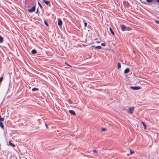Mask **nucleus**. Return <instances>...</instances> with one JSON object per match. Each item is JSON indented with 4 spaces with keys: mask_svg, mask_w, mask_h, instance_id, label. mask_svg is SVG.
<instances>
[{
    "mask_svg": "<svg viewBox=\"0 0 159 159\" xmlns=\"http://www.w3.org/2000/svg\"><path fill=\"white\" fill-rule=\"evenodd\" d=\"M0 126L2 129H3L4 125L1 122H0Z\"/></svg>",
    "mask_w": 159,
    "mask_h": 159,
    "instance_id": "obj_14",
    "label": "nucleus"
},
{
    "mask_svg": "<svg viewBox=\"0 0 159 159\" xmlns=\"http://www.w3.org/2000/svg\"><path fill=\"white\" fill-rule=\"evenodd\" d=\"M93 152L94 153H97V151L96 150H93Z\"/></svg>",
    "mask_w": 159,
    "mask_h": 159,
    "instance_id": "obj_25",
    "label": "nucleus"
},
{
    "mask_svg": "<svg viewBox=\"0 0 159 159\" xmlns=\"http://www.w3.org/2000/svg\"><path fill=\"white\" fill-rule=\"evenodd\" d=\"M57 20H58V25L59 26H61L62 25V22L61 20L60 19L58 18Z\"/></svg>",
    "mask_w": 159,
    "mask_h": 159,
    "instance_id": "obj_5",
    "label": "nucleus"
},
{
    "mask_svg": "<svg viewBox=\"0 0 159 159\" xmlns=\"http://www.w3.org/2000/svg\"><path fill=\"white\" fill-rule=\"evenodd\" d=\"M120 26L121 29V30L122 31H124L126 30V28L125 25H120Z\"/></svg>",
    "mask_w": 159,
    "mask_h": 159,
    "instance_id": "obj_4",
    "label": "nucleus"
},
{
    "mask_svg": "<svg viewBox=\"0 0 159 159\" xmlns=\"http://www.w3.org/2000/svg\"><path fill=\"white\" fill-rule=\"evenodd\" d=\"M109 30H110V31L111 33V34L113 35H115L114 33L113 32V30H112V29L111 27L110 28Z\"/></svg>",
    "mask_w": 159,
    "mask_h": 159,
    "instance_id": "obj_9",
    "label": "nucleus"
},
{
    "mask_svg": "<svg viewBox=\"0 0 159 159\" xmlns=\"http://www.w3.org/2000/svg\"><path fill=\"white\" fill-rule=\"evenodd\" d=\"M32 91H37L39 90V89L38 88H33L32 89Z\"/></svg>",
    "mask_w": 159,
    "mask_h": 159,
    "instance_id": "obj_13",
    "label": "nucleus"
},
{
    "mask_svg": "<svg viewBox=\"0 0 159 159\" xmlns=\"http://www.w3.org/2000/svg\"><path fill=\"white\" fill-rule=\"evenodd\" d=\"M131 29V28L129 27H127L126 28V30H129Z\"/></svg>",
    "mask_w": 159,
    "mask_h": 159,
    "instance_id": "obj_21",
    "label": "nucleus"
},
{
    "mask_svg": "<svg viewBox=\"0 0 159 159\" xmlns=\"http://www.w3.org/2000/svg\"><path fill=\"white\" fill-rule=\"evenodd\" d=\"M87 23L86 22H84V25L85 27H86L87 26Z\"/></svg>",
    "mask_w": 159,
    "mask_h": 159,
    "instance_id": "obj_24",
    "label": "nucleus"
},
{
    "mask_svg": "<svg viewBox=\"0 0 159 159\" xmlns=\"http://www.w3.org/2000/svg\"><path fill=\"white\" fill-rule=\"evenodd\" d=\"M44 24L47 26H48V24L47 22L46 21L44 20Z\"/></svg>",
    "mask_w": 159,
    "mask_h": 159,
    "instance_id": "obj_19",
    "label": "nucleus"
},
{
    "mask_svg": "<svg viewBox=\"0 0 159 159\" xmlns=\"http://www.w3.org/2000/svg\"><path fill=\"white\" fill-rule=\"evenodd\" d=\"M130 151L131 154H133L134 153V152L132 151L131 150H130Z\"/></svg>",
    "mask_w": 159,
    "mask_h": 159,
    "instance_id": "obj_27",
    "label": "nucleus"
},
{
    "mask_svg": "<svg viewBox=\"0 0 159 159\" xmlns=\"http://www.w3.org/2000/svg\"><path fill=\"white\" fill-rule=\"evenodd\" d=\"M156 1L158 3H159V0H156Z\"/></svg>",
    "mask_w": 159,
    "mask_h": 159,
    "instance_id": "obj_30",
    "label": "nucleus"
},
{
    "mask_svg": "<svg viewBox=\"0 0 159 159\" xmlns=\"http://www.w3.org/2000/svg\"><path fill=\"white\" fill-rule=\"evenodd\" d=\"M3 77H1L0 78V83L2 82V80H3Z\"/></svg>",
    "mask_w": 159,
    "mask_h": 159,
    "instance_id": "obj_22",
    "label": "nucleus"
},
{
    "mask_svg": "<svg viewBox=\"0 0 159 159\" xmlns=\"http://www.w3.org/2000/svg\"><path fill=\"white\" fill-rule=\"evenodd\" d=\"M35 6L31 8L28 10L29 12L30 13L33 12L35 11Z\"/></svg>",
    "mask_w": 159,
    "mask_h": 159,
    "instance_id": "obj_3",
    "label": "nucleus"
},
{
    "mask_svg": "<svg viewBox=\"0 0 159 159\" xmlns=\"http://www.w3.org/2000/svg\"><path fill=\"white\" fill-rule=\"evenodd\" d=\"M38 5H39V6L40 7V8H42V6L41 5V4L40 3V2H38Z\"/></svg>",
    "mask_w": 159,
    "mask_h": 159,
    "instance_id": "obj_18",
    "label": "nucleus"
},
{
    "mask_svg": "<svg viewBox=\"0 0 159 159\" xmlns=\"http://www.w3.org/2000/svg\"><path fill=\"white\" fill-rule=\"evenodd\" d=\"M95 49H101L102 48V47L100 46H97L95 47Z\"/></svg>",
    "mask_w": 159,
    "mask_h": 159,
    "instance_id": "obj_16",
    "label": "nucleus"
},
{
    "mask_svg": "<svg viewBox=\"0 0 159 159\" xmlns=\"http://www.w3.org/2000/svg\"><path fill=\"white\" fill-rule=\"evenodd\" d=\"M9 144L11 146H12L13 147H15V145L14 144L11 143L10 141L9 142Z\"/></svg>",
    "mask_w": 159,
    "mask_h": 159,
    "instance_id": "obj_15",
    "label": "nucleus"
},
{
    "mask_svg": "<svg viewBox=\"0 0 159 159\" xmlns=\"http://www.w3.org/2000/svg\"><path fill=\"white\" fill-rule=\"evenodd\" d=\"M45 126L47 128H48V125L46 124H45Z\"/></svg>",
    "mask_w": 159,
    "mask_h": 159,
    "instance_id": "obj_31",
    "label": "nucleus"
},
{
    "mask_svg": "<svg viewBox=\"0 0 159 159\" xmlns=\"http://www.w3.org/2000/svg\"><path fill=\"white\" fill-rule=\"evenodd\" d=\"M38 9H37V11H36V13H38Z\"/></svg>",
    "mask_w": 159,
    "mask_h": 159,
    "instance_id": "obj_29",
    "label": "nucleus"
},
{
    "mask_svg": "<svg viewBox=\"0 0 159 159\" xmlns=\"http://www.w3.org/2000/svg\"><path fill=\"white\" fill-rule=\"evenodd\" d=\"M31 53L33 54H34L37 53V51L35 49H33L31 51Z\"/></svg>",
    "mask_w": 159,
    "mask_h": 159,
    "instance_id": "obj_10",
    "label": "nucleus"
},
{
    "mask_svg": "<svg viewBox=\"0 0 159 159\" xmlns=\"http://www.w3.org/2000/svg\"><path fill=\"white\" fill-rule=\"evenodd\" d=\"M153 0H146V1L149 3H150L152 2Z\"/></svg>",
    "mask_w": 159,
    "mask_h": 159,
    "instance_id": "obj_20",
    "label": "nucleus"
},
{
    "mask_svg": "<svg viewBox=\"0 0 159 159\" xmlns=\"http://www.w3.org/2000/svg\"><path fill=\"white\" fill-rule=\"evenodd\" d=\"M101 45L103 46H105V43H102Z\"/></svg>",
    "mask_w": 159,
    "mask_h": 159,
    "instance_id": "obj_23",
    "label": "nucleus"
},
{
    "mask_svg": "<svg viewBox=\"0 0 159 159\" xmlns=\"http://www.w3.org/2000/svg\"><path fill=\"white\" fill-rule=\"evenodd\" d=\"M129 154H127V155H128V156H129Z\"/></svg>",
    "mask_w": 159,
    "mask_h": 159,
    "instance_id": "obj_33",
    "label": "nucleus"
},
{
    "mask_svg": "<svg viewBox=\"0 0 159 159\" xmlns=\"http://www.w3.org/2000/svg\"><path fill=\"white\" fill-rule=\"evenodd\" d=\"M43 2L47 5L50 6V2L49 1L44 0Z\"/></svg>",
    "mask_w": 159,
    "mask_h": 159,
    "instance_id": "obj_7",
    "label": "nucleus"
},
{
    "mask_svg": "<svg viewBox=\"0 0 159 159\" xmlns=\"http://www.w3.org/2000/svg\"><path fill=\"white\" fill-rule=\"evenodd\" d=\"M3 41V38L1 36H0V43H2Z\"/></svg>",
    "mask_w": 159,
    "mask_h": 159,
    "instance_id": "obj_12",
    "label": "nucleus"
},
{
    "mask_svg": "<svg viewBox=\"0 0 159 159\" xmlns=\"http://www.w3.org/2000/svg\"><path fill=\"white\" fill-rule=\"evenodd\" d=\"M130 88L133 90H137L140 89H141V87L139 86H130Z\"/></svg>",
    "mask_w": 159,
    "mask_h": 159,
    "instance_id": "obj_1",
    "label": "nucleus"
},
{
    "mask_svg": "<svg viewBox=\"0 0 159 159\" xmlns=\"http://www.w3.org/2000/svg\"><path fill=\"white\" fill-rule=\"evenodd\" d=\"M117 68H118V69H119L121 67V65H120V64L119 63H117Z\"/></svg>",
    "mask_w": 159,
    "mask_h": 159,
    "instance_id": "obj_17",
    "label": "nucleus"
},
{
    "mask_svg": "<svg viewBox=\"0 0 159 159\" xmlns=\"http://www.w3.org/2000/svg\"><path fill=\"white\" fill-rule=\"evenodd\" d=\"M141 123L142 124V125H143V126H144V129H146V124H145L144 122H143V121H142L141 122Z\"/></svg>",
    "mask_w": 159,
    "mask_h": 159,
    "instance_id": "obj_11",
    "label": "nucleus"
},
{
    "mask_svg": "<svg viewBox=\"0 0 159 159\" xmlns=\"http://www.w3.org/2000/svg\"><path fill=\"white\" fill-rule=\"evenodd\" d=\"M155 22L156 23H157L159 24V20H155Z\"/></svg>",
    "mask_w": 159,
    "mask_h": 159,
    "instance_id": "obj_26",
    "label": "nucleus"
},
{
    "mask_svg": "<svg viewBox=\"0 0 159 159\" xmlns=\"http://www.w3.org/2000/svg\"><path fill=\"white\" fill-rule=\"evenodd\" d=\"M102 130L104 131V130H106V129L105 128H102Z\"/></svg>",
    "mask_w": 159,
    "mask_h": 159,
    "instance_id": "obj_28",
    "label": "nucleus"
},
{
    "mask_svg": "<svg viewBox=\"0 0 159 159\" xmlns=\"http://www.w3.org/2000/svg\"><path fill=\"white\" fill-rule=\"evenodd\" d=\"M97 43H99V42L98 41H97Z\"/></svg>",
    "mask_w": 159,
    "mask_h": 159,
    "instance_id": "obj_32",
    "label": "nucleus"
},
{
    "mask_svg": "<svg viewBox=\"0 0 159 159\" xmlns=\"http://www.w3.org/2000/svg\"><path fill=\"white\" fill-rule=\"evenodd\" d=\"M129 69L128 68H126L124 70V73L125 74L128 73L129 72Z\"/></svg>",
    "mask_w": 159,
    "mask_h": 159,
    "instance_id": "obj_8",
    "label": "nucleus"
},
{
    "mask_svg": "<svg viewBox=\"0 0 159 159\" xmlns=\"http://www.w3.org/2000/svg\"><path fill=\"white\" fill-rule=\"evenodd\" d=\"M134 110V108L133 107H130L129 109L128 112L132 114Z\"/></svg>",
    "mask_w": 159,
    "mask_h": 159,
    "instance_id": "obj_2",
    "label": "nucleus"
},
{
    "mask_svg": "<svg viewBox=\"0 0 159 159\" xmlns=\"http://www.w3.org/2000/svg\"><path fill=\"white\" fill-rule=\"evenodd\" d=\"M69 113L72 115H75V113L74 111L72 110H69Z\"/></svg>",
    "mask_w": 159,
    "mask_h": 159,
    "instance_id": "obj_6",
    "label": "nucleus"
}]
</instances>
